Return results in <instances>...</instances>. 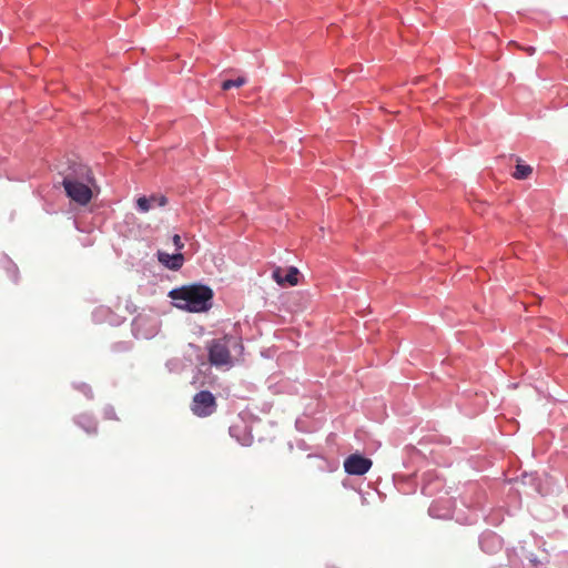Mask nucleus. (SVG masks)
Segmentation results:
<instances>
[{"mask_svg":"<svg viewBox=\"0 0 568 568\" xmlns=\"http://www.w3.org/2000/svg\"><path fill=\"white\" fill-rule=\"evenodd\" d=\"M88 433H97V426L93 425L92 428L87 429Z\"/></svg>","mask_w":568,"mask_h":568,"instance_id":"obj_12","label":"nucleus"},{"mask_svg":"<svg viewBox=\"0 0 568 568\" xmlns=\"http://www.w3.org/2000/svg\"><path fill=\"white\" fill-rule=\"evenodd\" d=\"M158 261L171 271H179L184 263V256L182 253L169 254L164 251H158Z\"/></svg>","mask_w":568,"mask_h":568,"instance_id":"obj_6","label":"nucleus"},{"mask_svg":"<svg viewBox=\"0 0 568 568\" xmlns=\"http://www.w3.org/2000/svg\"><path fill=\"white\" fill-rule=\"evenodd\" d=\"M246 83V79L243 78V77H239L237 79L235 80H225L223 83H222V89L224 91L226 90H230L231 88L235 87V88H240L242 85H244Z\"/></svg>","mask_w":568,"mask_h":568,"instance_id":"obj_10","label":"nucleus"},{"mask_svg":"<svg viewBox=\"0 0 568 568\" xmlns=\"http://www.w3.org/2000/svg\"><path fill=\"white\" fill-rule=\"evenodd\" d=\"M169 296L175 302V306L189 312H203L210 307L213 292L205 285H189L174 288Z\"/></svg>","mask_w":568,"mask_h":568,"instance_id":"obj_2","label":"nucleus"},{"mask_svg":"<svg viewBox=\"0 0 568 568\" xmlns=\"http://www.w3.org/2000/svg\"><path fill=\"white\" fill-rule=\"evenodd\" d=\"M532 173V168L528 164L523 163L520 159L517 160L516 170L513 176L517 180L528 179Z\"/></svg>","mask_w":568,"mask_h":568,"instance_id":"obj_9","label":"nucleus"},{"mask_svg":"<svg viewBox=\"0 0 568 568\" xmlns=\"http://www.w3.org/2000/svg\"><path fill=\"white\" fill-rule=\"evenodd\" d=\"M93 183L91 170L83 164H78L68 172L62 181L67 195L80 205H87L93 195L90 185Z\"/></svg>","mask_w":568,"mask_h":568,"instance_id":"obj_1","label":"nucleus"},{"mask_svg":"<svg viewBox=\"0 0 568 568\" xmlns=\"http://www.w3.org/2000/svg\"><path fill=\"white\" fill-rule=\"evenodd\" d=\"M283 270L277 267L273 271V278L278 285H290L294 286L298 283V270L296 267H290L286 271V274L283 275Z\"/></svg>","mask_w":568,"mask_h":568,"instance_id":"obj_7","label":"nucleus"},{"mask_svg":"<svg viewBox=\"0 0 568 568\" xmlns=\"http://www.w3.org/2000/svg\"><path fill=\"white\" fill-rule=\"evenodd\" d=\"M168 204V197L164 195H151L150 197L141 196L136 200L138 209L146 213L154 206H165Z\"/></svg>","mask_w":568,"mask_h":568,"instance_id":"obj_8","label":"nucleus"},{"mask_svg":"<svg viewBox=\"0 0 568 568\" xmlns=\"http://www.w3.org/2000/svg\"><path fill=\"white\" fill-rule=\"evenodd\" d=\"M227 337L213 339L209 346V361L214 366H223L231 364V354L229 349Z\"/></svg>","mask_w":568,"mask_h":568,"instance_id":"obj_4","label":"nucleus"},{"mask_svg":"<svg viewBox=\"0 0 568 568\" xmlns=\"http://www.w3.org/2000/svg\"><path fill=\"white\" fill-rule=\"evenodd\" d=\"M527 51H528L529 54H532L535 52V49L534 48H528Z\"/></svg>","mask_w":568,"mask_h":568,"instance_id":"obj_13","label":"nucleus"},{"mask_svg":"<svg viewBox=\"0 0 568 568\" xmlns=\"http://www.w3.org/2000/svg\"><path fill=\"white\" fill-rule=\"evenodd\" d=\"M216 409V400L209 390H201L193 397L191 410L197 417H207Z\"/></svg>","mask_w":568,"mask_h":568,"instance_id":"obj_3","label":"nucleus"},{"mask_svg":"<svg viewBox=\"0 0 568 568\" xmlns=\"http://www.w3.org/2000/svg\"><path fill=\"white\" fill-rule=\"evenodd\" d=\"M372 465L369 458L359 454H352L344 460V469L349 475H364L371 469Z\"/></svg>","mask_w":568,"mask_h":568,"instance_id":"obj_5","label":"nucleus"},{"mask_svg":"<svg viewBox=\"0 0 568 568\" xmlns=\"http://www.w3.org/2000/svg\"><path fill=\"white\" fill-rule=\"evenodd\" d=\"M172 243L178 251H180L184 247V243L182 242L181 236L178 234L173 235Z\"/></svg>","mask_w":568,"mask_h":568,"instance_id":"obj_11","label":"nucleus"}]
</instances>
